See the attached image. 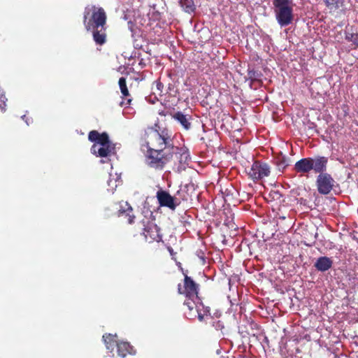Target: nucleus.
I'll use <instances>...</instances> for the list:
<instances>
[{
  "label": "nucleus",
  "instance_id": "1",
  "mask_svg": "<svg viewBox=\"0 0 358 358\" xmlns=\"http://www.w3.org/2000/svg\"><path fill=\"white\" fill-rule=\"evenodd\" d=\"M106 20L103 8L94 5L85 8L83 23L87 31H92L93 40L98 45H103L107 41Z\"/></svg>",
  "mask_w": 358,
  "mask_h": 358
},
{
  "label": "nucleus",
  "instance_id": "2",
  "mask_svg": "<svg viewBox=\"0 0 358 358\" xmlns=\"http://www.w3.org/2000/svg\"><path fill=\"white\" fill-rule=\"evenodd\" d=\"M143 139L147 148L169 151L173 145L172 132L166 127H161L158 123L145 130Z\"/></svg>",
  "mask_w": 358,
  "mask_h": 358
},
{
  "label": "nucleus",
  "instance_id": "3",
  "mask_svg": "<svg viewBox=\"0 0 358 358\" xmlns=\"http://www.w3.org/2000/svg\"><path fill=\"white\" fill-rule=\"evenodd\" d=\"M171 159L172 155L169 151L147 148L145 162L150 168L162 171Z\"/></svg>",
  "mask_w": 358,
  "mask_h": 358
},
{
  "label": "nucleus",
  "instance_id": "4",
  "mask_svg": "<svg viewBox=\"0 0 358 358\" xmlns=\"http://www.w3.org/2000/svg\"><path fill=\"white\" fill-rule=\"evenodd\" d=\"M278 22L281 27L287 26L293 20V10L289 0H273Z\"/></svg>",
  "mask_w": 358,
  "mask_h": 358
},
{
  "label": "nucleus",
  "instance_id": "5",
  "mask_svg": "<svg viewBox=\"0 0 358 358\" xmlns=\"http://www.w3.org/2000/svg\"><path fill=\"white\" fill-rule=\"evenodd\" d=\"M199 285L196 283L193 279L184 273V281L182 287L181 284L178 285V292L180 294H183L188 299H198Z\"/></svg>",
  "mask_w": 358,
  "mask_h": 358
},
{
  "label": "nucleus",
  "instance_id": "6",
  "mask_svg": "<svg viewBox=\"0 0 358 358\" xmlns=\"http://www.w3.org/2000/svg\"><path fill=\"white\" fill-rule=\"evenodd\" d=\"M334 182L335 181L330 174L327 173L319 174L316 180L318 192L324 195L328 194L331 191Z\"/></svg>",
  "mask_w": 358,
  "mask_h": 358
},
{
  "label": "nucleus",
  "instance_id": "7",
  "mask_svg": "<svg viewBox=\"0 0 358 358\" xmlns=\"http://www.w3.org/2000/svg\"><path fill=\"white\" fill-rule=\"evenodd\" d=\"M269 173V166L266 163L259 161H255L252 164L248 172L250 178H251L253 180H260L264 177L268 176Z\"/></svg>",
  "mask_w": 358,
  "mask_h": 358
},
{
  "label": "nucleus",
  "instance_id": "8",
  "mask_svg": "<svg viewBox=\"0 0 358 358\" xmlns=\"http://www.w3.org/2000/svg\"><path fill=\"white\" fill-rule=\"evenodd\" d=\"M144 226L143 234L146 241L159 243L162 241V235L160 233V229L153 221H148L147 224H144Z\"/></svg>",
  "mask_w": 358,
  "mask_h": 358
},
{
  "label": "nucleus",
  "instance_id": "9",
  "mask_svg": "<svg viewBox=\"0 0 358 358\" xmlns=\"http://www.w3.org/2000/svg\"><path fill=\"white\" fill-rule=\"evenodd\" d=\"M156 197L161 206L168 207L171 210H175L176 206L180 204V201L176 198L163 189L157 191Z\"/></svg>",
  "mask_w": 358,
  "mask_h": 358
},
{
  "label": "nucleus",
  "instance_id": "10",
  "mask_svg": "<svg viewBox=\"0 0 358 358\" xmlns=\"http://www.w3.org/2000/svg\"><path fill=\"white\" fill-rule=\"evenodd\" d=\"M169 153H171L172 157L175 155L176 157L178 160L180 164H187L190 160V156L187 148L183 147L180 148L173 145V148L169 150Z\"/></svg>",
  "mask_w": 358,
  "mask_h": 358
},
{
  "label": "nucleus",
  "instance_id": "11",
  "mask_svg": "<svg viewBox=\"0 0 358 358\" xmlns=\"http://www.w3.org/2000/svg\"><path fill=\"white\" fill-rule=\"evenodd\" d=\"M313 163V169L315 173L322 174L324 173L327 170L328 158L324 156H317L314 158L311 157Z\"/></svg>",
  "mask_w": 358,
  "mask_h": 358
},
{
  "label": "nucleus",
  "instance_id": "12",
  "mask_svg": "<svg viewBox=\"0 0 358 358\" xmlns=\"http://www.w3.org/2000/svg\"><path fill=\"white\" fill-rule=\"evenodd\" d=\"M312 166L311 157L302 158L295 163L294 170L301 174L308 173L312 171Z\"/></svg>",
  "mask_w": 358,
  "mask_h": 358
},
{
  "label": "nucleus",
  "instance_id": "13",
  "mask_svg": "<svg viewBox=\"0 0 358 358\" xmlns=\"http://www.w3.org/2000/svg\"><path fill=\"white\" fill-rule=\"evenodd\" d=\"M88 139L90 141L96 142L101 146L107 145V144L110 143L109 136L107 133L103 132L102 134H99L96 130L90 131L88 134Z\"/></svg>",
  "mask_w": 358,
  "mask_h": 358
},
{
  "label": "nucleus",
  "instance_id": "14",
  "mask_svg": "<svg viewBox=\"0 0 358 358\" xmlns=\"http://www.w3.org/2000/svg\"><path fill=\"white\" fill-rule=\"evenodd\" d=\"M114 149L115 148L111 145V143L107 144V145H101V147H98L97 145L94 144L91 148V152L97 157H107L113 153Z\"/></svg>",
  "mask_w": 358,
  "mask_h": 358
},
{
  "label": "nucleus",
  "instance_id": "15",
  "mask_svg": "<svg viewBox=\"0 0 358 358\" xmlns=\"http://www.w3.org/2000/svg\"><path fill=\"white\" fill-rule=\"evenodd\" d=\"M333 261L331 258L323 256L320 257L314 264V266L317 271L325 272L331 268Z\"/></svg>",
  "mask_w": 358,
  "mask_h": 358
},
{
  "label": "nucleus",
  "instance_id": "16",
  "mask_svg": "<svg viewBox=\"0 0 358 358\" xmlns=\"http://www.w3.org/2000/svg\"><path fill=\"white\" fill-rule=\"evenodd\" d=\"M172 117L178 121L185 130H189L191 128V115H185L183 113L178 111L172 115Z\"/></svg>",
  "mask_w": 358,
  "mask_h": 358
},
{
  "label": "nucleus",
  "instance_id": "17",
  "mask_svg": "<svg viewBox=\"0 0 358 358\" xmlns=\"http://www.w3.org/2000/svg\"><path fill=\"white\" fill-rule=\"evenodd\" d=\"M117 354L122 357H125L128 355H134L135 350L128 342H119L117 344Z\"/></svg>",
  "mask_w": 358,
  "mask_h": 358
},
{
  "label": "nucleus",
  "instance_id": "18",
  "mask_svg": "<svg viewBox=\"0 0 358 358\" xmlns=\"http://www.w3.org/2000/svg\"><path fill=\"white\" fill-rule=\"evenodd\" d=\"M205 322L214 328L217 331H220L221 335H223L222 330L224 329V322L219 317H208V320H206Z\"/></svg>",
  "mask_w": 358,
  "mask_h": 358
},
{
  "label": "nucleus",
  "instance_id": "19",
  "mask_svg": "<svg viewBox=\"0 0 358 358\" xmlns=\"http://www.w3.org/2000/svg\"><path fill=\"white\" fill-rule=\"evenodd\" d=\"M116 335L110 334H106L103 336L104 344L108 350H113L114 347L117 346V344L119 343L116 340Z\"/></svg>",
  "mask_w": 358,
  "mask_h": 358
},
{
  "label": "nucleus",
  "instance_id": "20",
  "mask_svg": "<svg viewBox=\"0 0 358 358\" xmlns=\"http://www.w3.org/2000/svg\"><path fill=\"white\" fill-rule=\"evenodd\" d=\"M210 310L209 307H205L202 303H200L198 307H196L199 320L200 322H205L206 320H208V317H212Z\"/></svg>",
  "mask_w": 358,
  "mask_h": 358
},
{
  "label": "nucleus",
  "instance_id": "21",
  "mask_svg": "<svg viewBox=\"0 0 358 358\" xmlns=\"http://www.w3.org/2000/svg\"><path fill=\"white\" fill-rule=\"evenodd\" d=\"M324 1L331 11H335L343 6L345 0H324Z\"/></svg>",
  "mask_w": 358,
  "mask_h": 358
},
{
  "label": "nucleus",
  "instance_id": "22",
  "mask_svg": "<svg viewBox=\"0 0 358 358\" xmlns=\"http://www.w3.org/2000/svg\"><path fill=\"white\" fill-rule=\"evenodd\" d=\"M180 5L187 13L194 12L195 6L193 0H179Z\"/></svg>",
  "mask_w": 358,
  "mask_h": 358
},
{
  "label": "nucleus",
  "instance_id": "23",
  "mask_svg": "<svg viewBox=\"0 0 358 358\" xmlns=\"http://www.w3.org/2000/svg\"><path fill=\"white\" fill-rule=\"evenodd\" d=\"M118 84L120 86V89L123 97L128 98L130 96V94L129 92V90L127 87L126 78L124 77H121L119 79Z\"/></svg>",
  "mask_w": 358,
  "mask_h": 358
},
{
  "label": "nucleus",
  "instance_id": "24",
  "mask_svg": "<svg viewBox=\"0 0 358 358\" xmlns=\"http://www.w3.org/2000/svg\"><path fill=\"white\" fill-rule=\"evenodd\" d=\"M132 211V208L129 206L127 210H124L122 211L120 210V215L125 216V218L127 219L128 223L133 224L135 216L131 214Z\"/></svg>",
  "mask_w": 358,
  "mask_h": 358
},
{
  "label": "nucleus",
  "instance_id": "25",
  "mask_svg": "<svg viewBox=\"0 0 358 358\" xmlns=\"http://www.w3.org/2000/svg\"><path fill=\"white\" fill-rule=\"evenodd\" d=\"M195 300H199V299H188L184 301V305L187 307V308L191 311L194 309L196 310V307H198L199 305L196 304V302Z\"/></svg>",
  "mask_w": 358,
  "mask_h": 358
},
{
  "label": "nucleus",
  "instance_id": "26",
  "mask_svg": "<svg viewBox=\"0 0 358 358\" xmlns=\"http://www.w3.org/2000/svg\"><path fill=\"white\" fill-rule=\"evenodd\" d=\"M345 39L348 41L352 42L354 45L358 47V33H347L345 35Z\"/></svg>",
  "mask_w": 358,
  "mask_h": 358
},
{
  "label": "nucleus",
  "instance_id": "27",
  "mask_svg": "<svg viewBox=\"0 0 358 358\" xmlns=\"http://www.w3.org/2000/svg\"><path fill=\"white\" fill-rule=\"evenodd\" d=\"M277 166L280 170H284L287 166H289V164L285 157H281L277 159Z\"/></svg>",
  "mask_w": 358,
  "mask_h": 358
},
{
  "label": "nucleus",
  "instance_id": "28",
  "mask_svg": "<svg viewBox=\"0 0 358 358\" xmlns=\"http://www.w3.org/2000/svg\"><path fill=\"white\" fill-rule=\"evenodd\" d=\"M7 99L5 95L0 94V111H4L6 107Z\"/></svg>",
  "mask_w": 358,
  "mask_h": 358
},
{
  "label": "nucleus",
  "instance_id": "29",
  "mask_svg": "<svg viewBox=\"0 0 358 358\" xmlns=\"http://www.w3.org/2000/svg\"><path fill=\"white\" fill-rule=\"evenodd\" d=\"M155 84H156V89H157L158 94L159 96H162L163 94V89H164L163 83L159 80H157L155 82Z\"/></svg>",
  "mask_w": 358,
  "mask_h": 358
},
{
  "label": "nucleus",
  "instance_id": "30",
  "mask_svg": "<svg viewBox=\"0 0 358 358\" xmlns=\"http://www.w3.org/2000/svg\"><path fill=\"white\" fill-rule=\"evenodd\" d=\"M248 76L251 80H256L258 78V73L255 70H248Z\"/></svg>",
  "mask_w": 358,
  "mask_h": 358
},
{
  "label": "nucleus",
  "instance_id": "31",
  "mask_svg": "<svg viewBox=\"0 0 358 358\" xmlns=\"http://www.w3.org/2000/svg\"><path fill=\"white\" fill-rule=\"evenodd\" d=\"M168 250L171 253V255H173V248L171 247H168Z\"/></svg>",
  "mask_w": 358,
  "mask_h": 358
},
{
  "label": "nucleus",
  "instance_id": "32",
  "mask_svg": "<svg viewBox=\"0 0 358 358\" xmlns=\"http://www.w3.org/2000/svg\"><path fill=\"white\" fill-rule=\"evenodd\" d=\"M132 99L131 98L127 99V105H130Z\"/></svg>",
  "mask_w": 358,
  "mask_h": 358
},
{
  "label": "nucleus",
  "instance_id": "33",
  "mask_svg": "<svg viewBox=\"0 0 358 358\" xmlns=\"http://www.w3.org/2000/svg\"><path fill=\"white\" fill-rule=\"evenodd\" d=\"M227 358H229V357H227Z\"/></svg>",
  "mask_w": 358,
  "mask_h": 358
}]
</instances>
